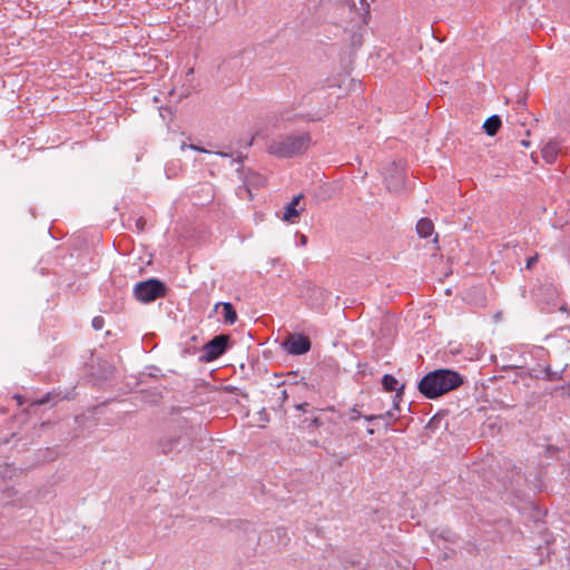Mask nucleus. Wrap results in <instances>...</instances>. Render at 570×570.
Segmentation results:
<instances>
[{
	"label": "nucleus",
	"mask_w": 570,
	"mask_h": 570,
	"mask_svg": "<svg viewBox=\"0 0 570 570\" xmlns=\"http://www.w3.org/2000/svg\"><path fill=\"white\" fill-rule=\"evenodd\" d=\"M464 382L463 376L450 368H438L426 373L417 383L420 393L430 400L440 397L460 387Z\"/></svg>",
	"instance_id": "1"
},
{
	"label": "nucleus",
	"mask_w": 570,
	"mask_h": 570,
	"mask_svg": "<svg viewBox=\"0 0 570 570\" xmlns=\"http://www.w3.org/2000/svg\"><path fill=\"white\" fill-rule=\"evenodd\" d=\"M200 431V426L190 425L186 419H177L159 439L158 449L166 455L186 451L191 446L196 433Z\"/></svg>",
	"instance_id": "2"
},
{
	"label": "nucleus",
	"mask_w": 570,
	"mask_h": 570,
	"mask_svg": "<svg viewBox=\"0 0 570 570\" xmlns=\"http://www.w3.org/2000/svg\"><path fill=\"white\" fill-rule=\"evenodd\" d=\"M311 145L308 132L282 136L269 142L267 151L278 158H292L303 154Z\"/></svg>",
	"instance_id": "3"
},
{
	"label": "nucleus",
	"mask_w": 570,
	"mask_h": 570,
	"mask_svg": "<svg viewBox=\"0 0 570 570\" xmlns=\"http://www.w3.org/2000/svg\"><path fill=\"white\" fill-rule=\"evenodd\" d=\"M167 287L165 283L158 278H149L139 282L134 287V296L141 303H151L157 298L164 297Z\"/></svg>",
	"instance_id": "4"
},
{
	"label": "nucleus",
	"mask_w": 570,
	"mask_h": 570,
	"mask_svg": "<svg viewBox=\"0 0 570 570\" xmlns=\"http://www.w3.org/2000/svg\"><path fill=\"white\" fill-rule=\"evenodd\" d=\"M229 347V336L225 334L216 335L204 345L203 358L207 362L220 357Z\"/></svg>",
	"instance_id": "5"
},
{
	"label": "nucleus",
	"mask_w": 570,
	"mask_h": 570,
	"mask_svg": "<svg viewBox=\"0 0 570 570\" xmlns=\"http://www.w3.org/2000/svg\"><path fill=\"white\" fill-rule=\"evenodd\" d=\"M283 347L289 355H303L311 350L312 342L305 334L294 333L283 342Z\"/></svg>",
	"instance_id": "6"
},
{
	"label": "nucleus",
	"mask_w": 570,
	"mask_h": 570,
	"mask_svg": "<svg viewBox=\"0 0 570 570\" xmlns=\"http://www.w3.org/2000/svg\"><path fill=\"white\" fill-rule=\"evenodd\" d=\"M397 380L392 374H384L382 377V385L385 391L393 392L395 391V395L393 397L394 407H397V401L402 400L404 385L397 387Z\"/></svg>",
	"instance_id": "7"
},
{
	"label": "nucleus",
	"mask_w": 570,
	"mask_h": 570,
	"mask_svg": "<svg viewBox=\"0 0 570 570\" xmlns=\"http://www.w3.org/2000/svg\"><path fill=\"white\" fill-rule=\"evenodd\" d=\"M559 151V142L557 140L551 139L541 148V156L548 165H552L556 163Z\"/></svg>",
	"instance_id": "8"
},
{
	"label": "nucleus",
	"mask_w": 570,
	"mask_h": 570,
	"mask_svg": "<svg viewBox=\"0 0 570 570\" xmlns=\"http://www.w3.org/2000/svg\"><path fill=\"white\" fill-rule=\"evenodd\" d=\"M222 307V315L224 318V323L227 325H233L237 321V312L232 303L229 302H220L215 305V309Z\"/></svg>",
	"instance_id": "9"
},
{
	"label": "nucleus",
	"mask_w": 570,
	"mask_h": 570,
	"mask_svg": "<svg viewBox=\"0 0 570 570\" xmlns=\"http://www.w3.org/2000/svg\"><path fill=\"white\" fill-rule=\"evenodd\" d=\"M303 198V195L295 196L286 206L283 214L284 220L292 222L293 218L299 215V210L297 209V205L299 200Z\"/></svg>",
	"instance_id": "10"
},
{
	"label": "nucleus",
	"mask_w": 570,
	"mask_h": 570,
	"mask_svg": "<svg viewBox=\"0 0 570 570\" xmlns=\"http://www.w3.org/2000/svg\"><path fill=\"white\" fill-rule=\"evenodd\" d=\"M501 118L498 115H492L483 122L482 128L488 136H494L501 127Z\"/></svg>",
	"instance_id": "11"
},
{
	"label": "nucleus",
	"mask_w": 570,
	"mask_h": 570,
	"mask_svg": "<svg viewBox=\"0 0 570 570\" xmlns=\"http://www.w3.org/2000/svg\"><path fill=\"white\" fill-rule=\"evenodd\" d=\"M434 232V225L430 218H421L416 223V233L421 238L430 237Z\"/></svg>",
	"instance_id": "12"
},
{
	"label": "nucleus",
	"mask_w": 570,
	"mask_h": 570,
	"mask_svg": "<svg viewBox=\"0 0 570 570\" xmlns=\"http://www.w3.org/2000/svg\"><path fill=\"white\" fill-rule=\"evenodd\" d=\"M562 372L563 371H552V368L550 367V365H547L542 368L541 373L542 375L535 373V374H530L532 377H535V379H542V380H546V381H550V382H553V381H559L562 379Z\"/></svg>",
	"instance_id": "13"
},
{
	"label": "nucleus",
	"mask_w": 570,
	"mask_h": 570,
	"mask_svg": "<svg viewBox=\"0 0 570 570\" xmlns=\"http://www.w3.org/2000/svg\"><path fill=\"white\" fill-rule=\"evenodd\" d=\"M400 401H397V407H394L392 410L386 411L384 414H380V419L384 420L386 424H390L391 422H394L397 420V415L395 414V411H400Z\"/></svg>",
	"instance_id": "14"
},
{
	"label": "nucleus",
	"mask_w": 570,
	"mask_h": 570,
	"mask_svg": "<svg viewBox=\"0 0 570 570\" xmlns=\"http://www.w3.org/2000/svg\"><path fill=\"white\" fill-rule=\"evenodd\" d=\"M275 534L277 535L281 546H286L288 543L289 537H288L286 528H283V527L276 528Z\"/></svg>",
	"instance_id": "15"
},
{
	"label": "nucleus",
	"mask_w": 570,
	"mask_h": 570,
	"mask_svg": "<svg viewBox=\"0 0 570 570\" xmlns=\"http://www.w3.org/2000/svg\"><path fill=\"white\" fill-rule=\"evenodd\" d=\"M216 155H218L220 157L232 158V163H237L239 165L243 164L244 158H245V156L240 151L237 153L236 157H234L233 154H228L225 151H217Z\"/></svg>",
	"instance_id": "16"
},
{
	"label": "nucleus",
	"mask_w": 570,
	"mask_h": 570,
	"mask_svg": "<svg viewBox=\"0 0 570 570\" xmlns=\"http://www.w3.org/2000/svg\"><path fill=\"white\" fill-rule=\"evenodd\" d=\"M403 183L404 179L402 175H397L393 180L387 181L386 185L390 190L396 191L403 185Z\"/></svg>",
	"instance_id": "17"
},
{
	"label": "nucleus",
	"mask_w": 570,
	"mask_h": 570,
	"mask_svg": "<svg viewBox=\"0 0 570 570\" xmlns=\"http://www.w3.org/2000/svg\"><path fill=\"white\" fill-rule=\"evenodd\" d=\"M91 325L92 327L96 330V331H100L104 328L105 326V320L102 316H96L92 318V322H91Z\"/></svg>",
	"instance_id": "18"
},
{
	"label": "nucleus",
	"mask_w": 570,
	"mask_h": 570,
	"mask_svg": "<svg viewBox=\"0 0 570 570\" xmlns=\"http://www.w3.org/2000/svg\"><path fill=\"white\" fill-rule=\"evenodd\" d=\"M257 415H258V420L261 422V426H264L269 421V417H268V414H267V411L265 407H262L257 412Z\"/></svg>",
	"instance_id": "19"
},
{
	"label": "nucleus",
	"mask_w": 570,
	"mask_h": 570,
	"mask_svg": "<svg viewBox=\"0 0 570 570\" xmlns=\"http://www.w3.org/2000/svg\"><path fill=\"white\" fill-rule=\"evenodd\" d=\"M323 424H324L323 419L321 417V415H317V416L312 417L311 423L308 424V428H318Z\"/></svg>",
	"instance_id": "20"
},
{
	"label": "nucleus",
	"mask_w": 570,
	"mask_h": 570,
	"mask_svg": "<svg viewBox=\"0 0 570 570\" xmlns=\"http://www.w3.org/2000/svg\"><path fill=\"white\" fill-rule=\"evenodd\" d=\"M51 400H52L51 393H47L42 397L36 400L33 403L37 404V405H43V404L49 403Z\"/></svg>",
	"instance_id": "21"
},
{
	"label": "nucleus",
	"mask_w": 570,
	"mask_h": 570,
	"mask_svg": "<svg viewBox=\"0 0 570 570\" xmlns=\"http://www.w3.org/2000/svg\"><path fill=\"white\" fill-rule=\"evenodd\" d=\"M312 292L316 295L317 298L323 299L326 296V292L320 287H313Z\"/></svg>",
	"instance_id": "22"
},
{
	"label": "nucleus",
	"mask_w": 570,
	"mask_h": 570,
	"mask_svg": "<svg viewBox=\"0 0 570 570\" xmlns=\"http://www.w3.org/2000/svg\"><path fill=\"white\" fill-rule=\"evenodd\" d=\"M538 263V255H534V256H530L528 257L527 259V268L530 269L532 268V266H534L535 264Z\"/></svg>",
	"instance_id": "23"
},
{
	"label": "nucleus",
	"mask_w": 570,
	"mask_h": 570,
	"mask_svg": "<svg viewBox=\"0 0 570 570\" xmlns=\"http://www.w3.org/2000/svg\"><path fill=\"white\" fill-rule=\"evenodd\" d=\"M524 108H525V98L524 97L518 98L515 101V109L520 110V109H524Z\"/></svg>",
	"instance_id": "24"
},
{
	"label": "nucleus",
	"mask_w": 570,
	"mask_h": 570,
	"mask_svg": "<svg viewBox=\"0 0 570 570\" xmlns=\"http://www.w3.org/2000/svg\"><path fill=\"white\" fill-rule=\"evenodd\" d=\"M361 416V413L355 407L351 410V421H357Z\"/></svg>",
	"instance_id": "25"
},
{
	"label": "nucleus",
	"mask_w": 570,
	"mask_h": 570,
	"mask_svg": "<svg viewBox=\"0 0 570 570\" xmlns=\"http://www.w3.org/2000/svg\"><path fill=\"white\" fill-rule=\"evenodd\" d=\"M309 406L308 403L306 402H303V403H298V404H295V409L297 411H302V412H307V407Z\"/></svg>",
	"instance_id": "26"
},
{
	"label": "nucleus",
	"mask_w": 570,
	"mask_h": 570,
	"mask_svg": "<svg viewBox=\"0 0 570 570\" xmlns=\"http://www.w3.org/2000/svg\"><path fill=\"white\" fill-rule=\"evenodd\" d=\"M282 119L283 120H286V121H293L294 120V117L292 116V114L289 111H286L285 114H282Z\"/></svg>",
	"instance_id": "27"
},
{
	"label": "nucleus",
	"mask_w": 570,
	"mask_h": 570,
	"mask_svg": "<svg viewBox=\"0 0 570 570\" xmlns=\"http://www.w3.org/2000/svg\"><path fill=\"white\" fill-rule=\"evenodd\" d=\"M288 397V393H287V390L284 389L281 391V396H279V400H281V403H284Z\"/></svg>",
	"instance_id": "28"
},
{
	"label": "nucleus",
	"mask_w": 570,
	"mask_h": 570,
	"mask_svg": "<svg viewBox=\"0 0 570 570\" xmlns=\"http://www.w3.org/2000/svg\"><path fill=\"white\" fill-rule=\"evenodd\" d=\"M181 148H183V149H184V148H190V149H194V150L204 151V149L198 148V147H196V146H194V145H186V144H183V145H181Z\"/></svg>",
	"instance_id": "29"
},
{
	"label": "nucleus",
	"mask_w": 570,
	"mask_h": 570,
	"mask_svg": "<svg viewBox=\"0 0 570 570\" xmlns=\"http://www.w3.org/2000/svg\"><path fill=\"white\" fill-rule=\"evenodd\" d=\"M381 416L379 415H365L364 419L367 421V422H373L374 420H379Z\"/></svg>",
	"instance_id": "30"
},
{
	"label": "nucleus",
	"mask_w": 570,
	"mask_h": 570,
	"mask_svg": "<svg viewBox=\"0 0 570 570\" xmlns=\"http://www.w3.org/2000/svg\"><path fill=\"white\" fill-rule=\"evenodd\" d=\"M307 243V237L305 235H302L301 237V244L305 245Z\"/></svg>",
	"instance_id": "31"
},
{
	"label": "nucleus",
	"mask_w": 570,
	"mask_h": 570,
	"mask_svg": "<svg viewBox=\"0 0 570 570\" xmlns=\"http://www.w3.org/2000/svg\"><path fill=\"white\" fill-rule=\"evenodd\" d=\"M521 145L524 146V147H529L530 146V141L529 140H521Z\"/></svg>",
	"instance_id": "32"
},
{
	"label": "nucleus",
	"mask_w": 570,
	"mask_h": 570,
	"mask_svg": "<svg viewBox=\"0 0 570 570\" xmlns=\"http://www.w3.org/2000/svg\"><path fill=\"white\" fill-rule=\"evenodd\" d=\"M538 352H539L540 354H544V352H546V351H544V348L540 347V348L538 350Z\"/></svg>",
	"instance_id": "33"
},
{
	"label": "nucleus",
	"mask_w": 570,
	"mask_h": 570,
	"mask_svg": "<svg viewBox=\"0 0 570 570\" xmlns=\"http://www.w3.org/2000/svg\"><path fill=\"white\" fill-rule=\"evenodd\" d=\"M253 140H254V139L252 138V139L247 142V145H246V146H247V147L252 146Z\"/></svg>",
	"instance_id": "34"
},
{
	"label": "nucleus",
	"mask_w": 570,
	"mask_h": 570,
	"mask_svg": "<svg viewBox=\"0 0 570 570\" xmlns=\"http://www.w3.org/2000/svg\"><path fill=\"white\" fill-rule=\"evenodd\" d=\"M367 433H368V434H373V433H374V430H373V429H367Z\"/></svg>",
	"instance_id": "35"
},
{
	"label": "nucleus",
	"mask_w": 570,
	"mask_h": 570,
	"mask_svg": "<svg viewBox=\"0 0 570 570\" xmlns=\"http://www.w3.org/2000/svg\"><path fill=\"white\" fill-rule=\"evenodd\" d=\"M450 535H451V533L449 532V534H448L446 537H444V538H445V540H449V539H450Z\"/></svg>",
	"instance_id": "36"
}]
</instances>
